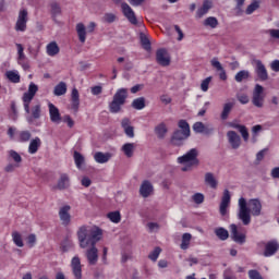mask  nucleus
Here are the masks:
<instances>
[{"instance_id":"nucleus-22","label":"nucleus","mask_w":279,"mask_h":279,"mask_svg":"<svg viewBox=\"0 0 279 279\" xmlns=\"http://www.w3.org/2000/svg\"><path fill=\"white\" fill-rule=\"evenodd\" d=\"M210 64L216 71L219 73V78L222 80V82H226L228 80V74L226 73V69H223V65H221V62H219V59L213 58L210 60Z\"/></svg>"},{"instance_id":"nucleus-49","label":"nucleus","mask_w":279,"mask_h":279,"mask_svg":"<svg viewBox=\"0 0 279 279\" xmlns=\"http://www.w3.org/2000/svg\"><path fill=\"white\" fill-rule=\"evenodd\" d=\"M50 8L52 16H60V14H62V8L58 2H52L50 4Z\"/></svg>"},{"instance_id":"nucleus-13","label":"nucleus","mask_w":279,"mask_h":279,"mask_svg":"<svg viewBox=\"0 0 279 279\" xmlns=\"http://www.w3.org/2000/svg\"><path fill=\"white\" fill-rule=\"evenodd\" d=\"M48 110L51 123L60 125L62 123V116L60 114V109L56 107L52 102H48Z\"/></svg>"},{"instance_id":"nucleus-38","label":"nucleus","mask_w":279,"mask_h":279,"mask_svg":"<svg viewBox=\"0 0 279 279\" xmlns=\"http://www.w3.org/2000/svg\"><path fill=\"white\" fill-rule=\"evenodd\" d=\"M235 7H234V13L236 16H243V13L245 12V0H234Z\"/></svg>"},{"instance_id":"nucleus-5","label":"nucleus","mask_w":279,"mask_h":279,"mask_svg":"<svg viewBox=\"0 0 279 279\" xmlns=\"http://www.w3.org/2000/svg\"><path fill=\"white\" fill-rule=\"evenodd\" d=\"M231 202H232V195L230 194V190H223L220 204H219V213L221 217H228L230 213Z\"/></svg>"},{"instance_id":"nucleus-48","label":"nucleus","mask_w":279,"mask_h":279,"mask_svg":"<svg viewBox=\"0 0 279 279\" xmlns=\"http://www.w3.org/2000/svg\"><path fill=\"white\" fill-rule=\"evenodd\" d=\"M258 8H260V2H258L257 0H254L245 10L246 14H254V12H256V10H258Z\"/></svg>"},{"instance_id":"nucleus-12","label":"nucleus","mask_w":279,"mask_h":279,"mask_svg":"<svg viewBox=\"0 0 279 279\" xmlns=\"http://www.w3.org/2000/svg\"><path fill=\"white\" fill-rule=\"evenodd\" d=\"M59 219L62 226L71 225V205H63L59 208Z\"/></svg>"},{"instance_id":"nucleus-47","label":"nucleus","mask_w":279,"mask_h":279,"mask_svg":"<svg viewBox=\"0 0 279 279\" xmlns=\"http://www.w3.org/2000/svg\"><path fill=\"white\" fill-rule=\"evenodd\" d=\"M132 108H134V110H143L145 108V97L134 99Z\"/></svg>"},{"instance_id":"nucleus-40","label":"nucleus","mask_w":279,"mask_h":279,"mask_svg":"<svg viewBox=\"0 0 279 279\" xmlns=\"http://www.w3.org/2000/svg\"><path fill=\"white\" fill-rule=\"evenodd\" d=\"M193 239V235L191 233H183L181 238V250H189L191 245V240Z\"/></svg>"},{"instance_id":"nucleus-34","label":"nucleus","mask_w":279,"mask_h":279,"mask_svg":"<svg viewBox=\"0 0 279 279\" xmlns=\"http://www.w3.org/2000/svg\"><path fill=\"white\" fill-rule=\"evenodd\" d=\"M134 149H136L134 143H126L121 147V151H123L126 158H132V156H134Z\"/></svg>"},{"instance_id":"nucleus-54","label":"nucleus","mask_w":279,"mask_h":279,"mask_svg":"<svg viewBox=\"0 0 279 279\" xmlns=\"http://www.w3.org/2000/svg\"><path fill=\"white\" fill-rule=\"evenodd\" d=\"M160 252H162V250H160V247H156V248L148 255V258H150V260H153L154 263H156V260H158V256H160Z\"/></svg>"},{"instance_id":"nucleus-20","label":"nucleus","mask_w":279,"mask_h":279,"mask_svg":"<svg viewBox=\"0 0 279 279\" xmlns=\"http://www.w3.org/2000/svg\"><path fill=\"white\" fill-rule=\"evenodd\" d=\"M204 183L209 189L217 190L219 186V179H217V175L213 172H206L204 175Z\"/></svg>"},{"instance_id":"nucleus-9","label":"nucleus","mask_w":279,"mask_h":279,"mask_svg":"<svg viewBox=\"0 0 279 279\" xmlns=\"http://www.w3.org/2000/svg\"><path fill=\"white\" fill-rule=\"evenodd\" d=\"M121 10L125 19L132 24V25H138V20L136 19V14L134 13V10H132V7L128 4V2H122Z\"/></svg>"},{"instance_id":"nucleus-6","label":"nucleus","mask_w":279,"mask_h":279,"mask_svg":"<svg viewBox=\"0 0 279 279\" xmlns=\"http://www.w3.org/2000/svg\"><path fill=\"white\" fill-rule=\"evenodd\" d=\"M29 21V13L27 9H21L17 14V20L15 23V32H26L27 22Z\"/></svg>"},{"instance_id":"nucleus-42","label":"nucleus","mask_w":279,"mask_h":279,"mask_svg":"<svg viewBox=\"0 0 279 279\" xmlns=\"http://www.w3.org/2000/svg\"><path fill=\"white\" fill-rule=\"evenodd\" d=\"M239 207H240V210H239L238 217L242 221V223H245V198L241 197L239 199Z\"/></svg>"},{"instance_id":"nucleus-27","label":"nucleus","mask_w":279,"mask_h":279,"mask_svg":"<svg viewBox=\"0 0 279 279\" xmlns=\"http://www.w3.org/2000/svg\"><path fill=\"white\" fill-rule=\"evenodd\" d=\"M69 186H71L69 174L62 173L58 180L57 189H59V191H64L65 189H69Z\"/></svg>"},{"instance_id":"nucleus-45","label":"nucleus","mask_w":279,"mask_h":279,"mask_svg":"<svg viewBox=\"0 0 279 279\" xmlns=\"http://www.w3.org/2000/svg\"><path fill=\"white\" fill-rule=\"evenodd\" d=\"M203 25L205 27H210L211 29H215L219 25V21L215 16H209L205 19V21L203 22Z\"/></svg>"},{"instance_id":"nucleus-59","label":"nucleus","mask_w":279,"mask_h":279,"mask_svg":"<svg viewBox=\"0 0 279 279\" xmlns=\"http://www.w3.org/2000/svg\"><path fill=\"white\" fill-rule=\"evenodd\" d=\"M28 94L33 95V97L36 96V93H38V85L31 83L28 86Z\"/></svg>"},{"instance_id":"nucleus-57","label":"nucleus","mask_w":279,"mask_h":279,"mask_svg":"<svg viewBox=\"0 0 279 279\" xmlns=\"http://www.w3.org/2000/svg\"><path fill=\"white\" fill-rule=\"evenodd\" d=\"M192 199L194 202V204H204V194L202 193H195L192 196Z\"/></svg>"},{"instance_id":"nucleus-15","label":"nucleus","mask_w":279,"mask_h":279,"mask_svg":"<svg viewBox=\"0 0 279 279\" xmlns=\"http://www.w3.org/2000/svg\"><path fill=\"white\" fill-rule=\"evenodd\" d=\"M71 269L75 279H82V260L80 256H74L71 260Z\"/></svg>"},{"instance_id":"nucleus-23","label":"nucleus","mask_w":279,"mask_h":279,"mask_svg":"<svg viewBox=\"0 0 279 279\" xmlns=\"http://www.w3.org/2000/svg\"><path fill=\"white\" fill-rule=\"evenodd\" d=\"M112 153H102V151H97L94 154V160L98 165H106V162H110L112 159Z\"/></svg>"},{"instance_id":"nucleus-46","label":"nucleus","mask_w":279,"mask_h":279,"mask_svg":"<svg viewBox=\"0 0 279 279\" xmlns=\"http://www.w3.org/2000/svg\"><path fill=\"white\" fill-rule=\"evenodd\" d=\"M12 241L16 247H23L25 243H23V235L19 233V231L12 232Z\"/></svg>"},{"instance_id":"nucleus-50","label":"nucleus","mask_w":279,"mask_h":279,"mask_svg":"<svg viewBox=\"0 0 279 279\" xmlns=\"http://www.w3.org/2000/svg\"><path fill=\"white\" fill-rule=\"evenodd\" d=\"M107 217L112 221V223H120L121 221V213L119 211H111L107 215Z\"/></svg>"},{"instance_id":"nucleus-26","label":"nucleus","mask_w":279,"mask_h":279,"mask_svg":"<svg viewBox=\"0 0 279 279\" xmlns=\"http://www.w3.org/2000/svg\"><path fill=\"white\" fill-rule=\"evenodd\" d=\"M71 109L74 112H77L80 110V92L77 88H73L71 93Z\"/></svg>"},{"instance_id":"nucleus-63","label":"nucleus","mask_w":279,"mask_h":279,"mask_svg":"<svg viewBox=\"0 0 279 279\" xmlns=\"http://www.w3.org/2000/svg\"><path fill=\"white\" fill-rule=\"evenodd\" d=\"M271 71H275V73H279V60H274L270 63Z\"/></svg>"},{"instance_id":"nucleus-10","label":"nucleus","mask_w":279,"mask_h":279,"mask_svg":"<svg viewBox=\"0 0 279 279\" xmlns=\"http://www.w3.org/2000/svg\"><path fill=\"white\" fill-rule=\"evenodd\" d=\"M245 208H247V213H251L254 217H258L260 210H263V205L258 198H254L245 203Z\"/></svg>"},{"instance_id":"nucleus-7","label":"nucleus","mask_w":279,"mask_h":279,"mask_svg":"<svg viewBox=\"0 0 279 279\" xmlns=\"http://www.w3.org/2000/svg\"><path fill=\"white\" fill-rule=\"evenodd\" d=\"M95 27H97V24H95L94 22L89 23V25L87 26V31L84 23L76 24V34L78 36L80 43L82 44L86 43V34L87 33L93 34V32H95Z\"/></svg>"},{"instance_id":"nucleus-25","label":"nucleus","mask_w":279,"mask_h":279,"mask_svg":"<svg viewBox=\"0 0 279 279\" xmlns=\"http://www.w3.org/2000/svg\"><path fill=\"white\" fill-rule=\"evenodd\" d=\"M278 250H279L278 241L276 240L269 241L265 245L264 256H274V254H276Z\"/></svg>"},{"instance_id":"nucleus-62","label":"nucleus","mask_w":279,"mask_h":279,"mask_svg":"<svg viewBox=\"0 0 279 279\" xmlns=\"http://www.w3.org/2000/svg\"><path fill=\"white\" fill-rule=\"evenodd\" d=\"M63 122L68 124L69 128H73L75 122L71 119V116H64Z\"/></svg>"},{"instance_id":"nucleus-55","label":"nucleus","mask_w":279,"mask_h":279,"mask_svg":"<svg viewBox=\"0 0 279 279\" xmlns=\"http://www.w3.org/2000/svg\"><path fill=\"white\" fill-rule=\"evenodd\" d=\"M19 166L17 163H8L5 167H4V171L7 173H14V171H16V169H19Z\"/></svg>"},{"instance_id":"nucleus-33","label":"nucleus","mask_w":279,"mask_h":279,"mask_svg":"<svg viewBox=\"0 0 279 279\" xmlns=\"http://www.w3.org/2000/svg\"><path fill=\"white\" fill-rule=\"evenodd\" d=\"M31 140H32V132L27 130L19 131L15 137V141H17V143H29Z\"/></svg>"},{"instance_id":"nucleus-16","label":"nucleus","mask_w":279,"mask_h":279,"mask_svg":"<svg viewBox=\"0 0 279 279\" xmlns=\"http://www.w3.org/2000/svg\"><path fill=\"white\" fill-rule=\"evenodd\" d=\"M89 235V245L95 246L97 242L101 241V236H104V231H101L99 227H90Z\"/></svg>"},{"instance_id":"nucleus-31","label":"nucleus","mask_w":279,"mask_h":279,"mask_svg":"<svg viewBox=\"0 0 279 279\" xmlns=\"http://www.w3.org/2000/svg\"><path fill=\"white\" fill-rule=\"evenodd\" d=\"M31 114L26 117V121L27 123H29V125H32V123H34V120L39 119L40 114H41V109H40V105H36L31 109Z\"/></svg>"},{"instance_id":"nucleus-11","label":"nucleus","mask_w":279,"mask_h":279,"mask_svg":"<svg viewBox=\"0 0 279 279\" xmlns=\"http://www.w3.org/2000/svg\"><path fill=\"white\" fill-rule=\"evenodd\" d=\"M254 62L256 64L255 73L259 82H267V80H269V73H267V68H265V64L260 60L254 59Z\"/></svg>"},{"instance_id":"nucleus-44","label":"nucleus","mask_w":279,"mask_h":279,"mask_svg":"<svg viewBox=\"0 0 279 279\" xmlns=\"http://www.w3.org/2000/svg\"><path fill=\"white\" fill-rule=\"evenodd\" d=\"M74 162L76 165L77 169H82L84 167L86 159L83 157V155L80 151H74Z\"/></svg>"},{"instance_id":"nucleus-53","label":"nucleus","mask_w":279,"mask_h":279,"mask_svg":"<svg viewBox=\"0 0 279 279\" xmlns=\"http://www.w3.org/2000/svg\"><path fill=\"white\" fill-rule=\"evenodd\" d=\"M205 128L206 125H204L203 122H195L193 125V130L196 132V134H204Z\"/></svg>"},{"instance_id":"nucleus-35","label":"nucleus","mask_w":279,"mask_h":279,"mask_svg":"<svg viewBox=\"0 0 279 279\" xmlns=\"http://www.w3.org/2000/svg\"><path fill=\"white\" fill-rule=\"evenodd\" d=\"M214 232L220 241H228V239L230 238V233L223 227L216 228Z\"/></svg>"},{"instance_id":"nucleus-29","label":"nucleus","mask_w":279,"mask_h":279,"mask_svg":"<svg viewBox=\"0 0 279 279\" xmlns=\"http://www.w3.org/2000/svg\"><path fill=\"white\" fill-rule=\"evenodd\" d=\"M40 145H43V141L40 140V137H34L33 140H31L28 144V154H37L38 149H40Z\"/></svg>"},{"instance_id":"nucleus-37","label":"nucleus","mask_w":279,"mask_h":279,"mask_svg":"<svg viewBox=\"0 0 279 279\" xmlns=\"http://www.w3.org/2000/svg\"><path fill=\"white\" fill-rule=\"evenodd\" d=\"M167 132H168V129H167V124H165V122L159 123L155 128V134L159 138H165V136H167Z\"/></svg>"},{"instance_id":"nucleus-61","label":"nucleus","mask_w":279,"mask_h":279,"mask_svg":"<svg viewBox=\"0 0 279 279\" xmlns=\"http://www.w3.org/2000/svg\"><path fill=\"white\" fill-rule=\"evenodd\" d=\"M245 80V70H242L235 74V82H243Z\"/></svg>"},{"instance_id":"nucleus-36","label":"nucleus","mask_w":279,"mask_h":279,"mask_svg":"<svg viewBox=\"0 0 279 279\" xmlns=\"http://www.w3.org/2000/svg\"><path fill=\"white\" fill-rule=\"evenodd\" d=\"M68 90V86L64 82H60L57 84L53 88V95L54 97H62Z\"/></svg>"},{"instance_id":"nucleus-4","label":"nucleus","mask_w":279,"mask_h":279,"mask_svg":"<svg viewBox=\"0 0 279 279\" xmlns=\"http://www.w3.org/2000/svg\"><path fill=\"white\" fill-rule=\"evenodd\" d=\"M265 87L256 84L253 89L252 104L255 108H263L265 106Z\"/></svg>"},{"instance_id":"nucleus-8","label":"nucleus","mask_w":279,"mask_h":279,"mask_svg":"<svg viewBox=\"0 0 279 279\" xmlns=\"http://www.w3.org/2000/svg\"><path fill=\"white\" fill-rule=\"evenodd\" d=\"M88 234H90V227L82 226L77 231L80 247L86 250L90 245Z\"/></svg>"},{"instance_id":"nucleus-28","label":"nucleus","mask_w":279,"mask_h":279,"mask_svg":"<svg viewBox=\"0 0 279 279\" xmlns=\"http://www.w3.org/2000/svg\"><path fill=\"white\" fill-rule=\"evenodd\" d=\"M210 8H213V1L205 0L202 8L196 11V19H202L205 14H208Z\"/></svg>"},{"instance_id":"nucleus-51","label":"nucleus","mask_w":279,"mask_h":279,"mask_svg":"<svg viewBox=\"0 0 279 279\" xmlns=\"http://www.w3.org/2000/svg\"><path fill=\"white\" fill-rule=\"evenodd\" d=\"M141 44L146 49V51H149L151 49V44L149 43V39L145 34L140 35Z\"/></svg>"},{"instance_id":"nucleus-14","label":"nucleus","mask_w":279,"mask_h":279,"mask_svg":"<svg viewBox=\"0 0 279 279\" xmlns=\"http://www.w3.org/2000/svg\"><path fill=\"white\" fill-rule=\"evenodd\" d=\"M156 60L161 66H169V64H171V57L169 56V52L165 49L157 50Z\"/></svg>"},{"instance_id":"nucleus-24","label":"nucleus","mask_w":279,"mask_h":279,"mask_svg":"<svg viewBox=\"0 0 279 279\" xmlns=\"http://www.w3.org/2000/svg\"><path fill=\"white\" fill-rule=\"evenodd\" d=\"M121 128L124 131V134L128 136V138H134V126H132V122L130 121V119H122Z\"/></svg>"},{"instance_id":"nucleus-19","label":"nucleus","mask_w":279,"mask_h":279,"mask_svg":"<svg viewBox=\"0 0 279 279\" xmlns=\"http://www.w3.org/2000/svg\"><path fill=\"white\" fill-rule=\"evenodd\" d=\"M85 255L88 265H97V260H99V251L96 248L95 245H90V247L87 248Z\"/></svg>"},{"instance_id":"nucleus-43","label":"nucleus","mask_w":279,"mask_h":279,"mask_svg":"<svg viewBox=\"0 0 279 279\" xmlns=\"http://www.w3.org/2000/svg\"><path fill=\"white\" fill-rule=\"evenodd\" d=\"M8 156L10 160H13L15 165L21 166V162H23V157H21V155L16 150H13V149L9 150Z\"/></svg>"},{"instance_id":"nucleus-56","label":"nucleus","mask_w":279,"mask_h":279,"mask_svg":"<svg viewBox=\"0 0 279 279\" xmlns=\"http://www.w3.org/2000/svg\"><path fill=\"white\" fill-rule=\"evenodd\" d=\"M26 243L28 247H35L36 245V234L32 233L26 238Z\"/></svg>"},{"instance_id":"nucleus-3","label":"nucleus","mask_w":279,"mask_h":279,"mask_svg":"<svg viewBox=\"0 0 279 279\" xmlns=\"http://www.w3.org/2000/svg\"><path fill=\"white\" fill-rule=\"evenodd\" d=\"M125 99H128V89L120 88L113 95V100L109 104V110L113 114L121 111V106L125 105Z\"/></svg>"},{"instance_id":"nucleus-58","label":"nucleus","mask_w":279,"mask_h":279,"mask_svg":"<svg viewBox=\"0 0 279 279\" xmlns=\"http://www.w3.org/2000/svg\"><path fill=\"white\" fill-rule=\"evenodd\" d=\"M117 21V15L114 13H106L104 16V22L105 23H114Z\"/></svg>"},{"instance_id":"nucleus-18","label":"nucleus","mask_w":279,"mask_h":279,"mask_svg":"<svg viewBox=\"0 0 279 279\" xmlns=\"http://www.w3.org/2000/svg\"><path fill=\"white\" fill-rule=\"evenodd\" d=\"M227 141L232 149H239L241 147V136L234 131L227 133Z\"/></svg>"},{"instance_id":"nucleus-2","label":"nucleus","mask_w":279,"mask_h":279,"mask_svg":"<svg viewBox=\"0 0 279 279\" xmlns=\"http://www.w3.org/2000/svg\"><path fill=\"white\" fill-rule=\"evenodd\" d=\"M178 125L179 129L174 131L171 143L172 145L180 147L181 145H184V141L191 136V126L185 120H180Z\"/></svg>"},{"instance_id":"nucleus-39","label":"nucleus","mask_w":279,"mask_h":279,"mask_svg":"<svg viewBox=\"0 0 279 279\" xmlns=\"http://www.w3.org/2000/svg\"><path fill=\"white\" fill-rule=\"evenodd\" d=\"M232 108H234L233 102H226L223 105V109H222V112L220 114V118L222 119V121H226L228 119V117L230 116V112H232Z\"/></svg>"},{"instance_id":"nucleus-60","label":"nucleus","mask_w":279,"mask_h":279,"mask_svg":"<svg viewBox=\"0 0 279 279\" xmlns=\"http://www.w3.org/2000/svg\"><path fill=\"white\" fill-rule=\"evenodd\" d=\"M147 228H148L149 232H158V230H160V226L156 222H149L147 225Z\"/></svg>"},{"instance_id":"nucleus-21","label":"nucleus","mask_w":279,"mask_h":279,"mask_svg":"<svg viewBox=\"0 0 279 279\" xmlns=\"http://www.w3.org/2000/svg\"><path fill=\"white\" fill-rule=\"evenodd\" d=\"M154 193V185L151 184L150 181L145 180L142 182L140 186V195L144 198H147Z\"/></svg>"},{"instance_id":"nucleus-30","label":"nucleus","mask_w":279,"mask_h":279,"mask_svg":"<svg viewBox=\"0 0 279 279\" xmlns=\"http://www.w3.org/2000/svg\"><path fill=\"white\" fill-rule=\"evenodd\" d=\"M46 53L50 58H54V56H58L60 53V46H58V43L51 41L46 46Z\"/></svg>"},{"instance_id":"nucleus-32","label":"nucleus","mask_w":279,"mask_h":279,"mask_svg":"<svg viewBox=\"0 0 279 279\" xmlns=\"http://www.w3.org/2000/svg\"><path fill=\"white\" fill-rule=\"evenodd\" d=\"M5 77L9 80V82H12V84H19L21 82V74L17 72V70L7 71Z\"/></svg>"},{"instance_id":"nucleus-17","label":"nucleus","mask_w":279,"mask_h":279,"mask_svg":"<svg viewBox=\"0 0 279 279\" xmlns=\"http://www.w3.org/2000/svg\"><path fill=\"white\" fill-rule=\"evenodd\" d=\"M229 230L231 232V238L235 243H243V241H245V235L241 233V227L232 223L230 225Z\"/></svg>"},{"instance_id":"nucleus-52","label":"nucleus","mask_w":279,"mask_h":279,"mask_svg":"<svg viewBox=\"0 0 279 279\" xmlns=\"http://www.w3.org/2000/svg\"><path fill=\"white\" fill-rule=\"evenodd\" d=\"M210 82H213V76L203 80V82L201 83V89L203 90V93H208V86H210Z\"/></svg>"},{"instance_id":"nucleus-1","label":"nucleus","mask_w":279,"mask_h":279,"mask_svg":"<svg viewBox=\"0 0 279 279\" xmlns=\"http://www.w3.org/2000/svg\"><path fill=\"white\" fill-rule=\"evenodd\" d=\"M199 150L197 148L190 149L186 154L177 158L178 165H182L181 171H193V167H199Z\"/></svg>"},{"instance_id":"nucleus-41","label":"nucleus","mask_w":279,"mask_h":279,"mask_svg":"<svg viewBox=\"0 0 279 279\" xmlns=\"http://www.w3.org/2000/svg\"><path fill=\"white\" fill-rule=\"evenodd\" d=\"M32 99H34V95L29 94L28 92L24 93L23 95V104H24V110L27 114H29V104H32Z\"/></svg>"},{"instance_id":"nucleus-64","label":"nucleus","mask_w":279,"mask_h":279,"mask_svg":"<svg viewBox=\"0 0 279 279\" xmlns=\"http://www.w3.org/2000/svg\"><path fill=\"white\" fill-rule=\"evenodd\" d=\"M265 154H267V148H264L257 153L256 160H258V162H260V160H263V158H265Z\"/></svg>"}]
</instances>
